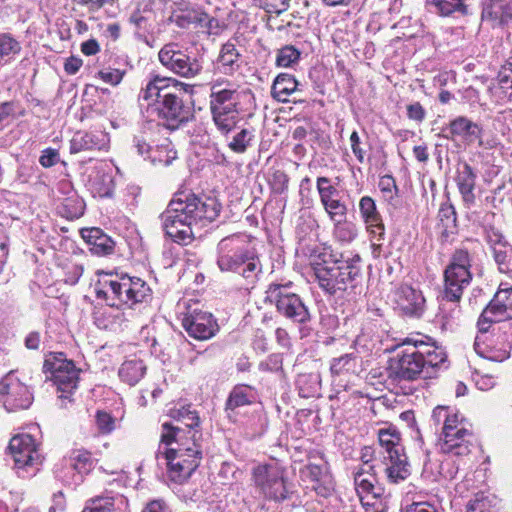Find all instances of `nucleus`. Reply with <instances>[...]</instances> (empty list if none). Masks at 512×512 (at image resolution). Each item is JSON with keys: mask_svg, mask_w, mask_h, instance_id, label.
Wrapping results in <instances>:
<instances>
[{"mask_svg": "<svg viewBox=\"0 0 512 512\" xmlns=\"http://www.w3.org/2000/svg\"><path fill=\"white\" fill-rule=\"evenodd\" d=\"M221 209L215 196L178 192L160 215L163 231L174 242L187 245L200 228L217 219Z\"/></svg>", "mask_w": 512, "mask_h": 512, "instance_id": "obj_1", "label": "nucleus"}, {"mask_svg": "<svg viewBox=\"0 0 512 512\" xmlns=\"http://www.w3.org/2000/svg\"><path fill=\"white\" fill-rule=\"evenodd\" d=\"M188 85L173 78L155 76L139 93V101L147 103V110L163 120V124L175 130L193 117L192 107L184 100Z\"/></svg>", "mask_w": 512, "mask_h": 512, "instance_id": "obj_2", "label": "nucleus"}, {"mask_svg": "<svg viewBox=\"0 0 512 512\" xmlns=\"http://www.w3.org/2000/svg\"><path fill=\"white\" fill-rule=\"evenodd\" d=\"M161 442L176 445L165 451L164 458L169 479L177 484H183L198 468L202 459L201 430H185L183 427L165 422L162 424Z\"/></svg>", "mask_w": 512, "mask_h": 512, "instance_id": "obj_3", "label": "nucleus"}, {"mask_svg": "<svg viewBox=\"0 0 512 512\" xmlns=\"http://www.w3.org/2000/svg\"><path fill=\"white\" fill-rule=\"evenodd\" d=\"M321 262L312 263L313 274L320 289L329 295L342 292H356L362 282V260L356 254L352 257L333 258L331 252L319 254Z\"/></svg>", "mask_w": 512, "mask_h": 512, "instance_id": "obj_4", "label": "nucleus"}, {"mask_svg": "<svg viewBox=\"0 0 512 512\" xmlns=\"http://www.w3.org/2000/svg\"><path fill=\"white\" fill-rule=\"evenodd\" d=\"M242 94L243 92L226 78L220 77L210 83V112L217 130L223 136H228L236 127L241 112Z\"/></svg>", "mask_w": 512, "mask_h": 512, "instance_id": "obj_5", "label": "nucleus"}, {"mask_svg": "<svg viewBox=\"0 0 512 512\" xmlns=\"http://www.w3.org/2000/svg\"><path fill=\"white\" fill-rule=\"evenodd\" d=\"M96 297L106 301L111 307L127 306L135 309L137 305L147 304L152 299L149 285L138 277L123 276L120 280L108 279L99 282Z\"/></svg>", "mask_w": 512, "mask_h": 512, "instance_id": "obj_6", "label": "nucleus"}, {"mask_svg": "<svg viewBox=\"0 0 512 512\" xmlns=\"http://www.w3.org/2000/svg\"><path fill=\"white\" fill-rule=\"evenodd\" d=\"M239 235L223 238L217 245V266L222 272H234L253 282L261 272L257 256L244 249Z\"/></svg>", "mask_w": 512, "mask_h": 512, "instance_id": "obj_7", "label": "nucleus"}, {"mask_svg": "<svg viewBox=\"0 0 512 512\" xmlns=\"http://www.w3.org/2000/svg\"><path fill=\"white\" fill-rule=\"evenodd\" d=\"M379 456L385 466L388 481L398 484L411 475V466L405 453L400 432L395 427L378 430Z\"/></svg>", "mask_w": 512, "mask_h": 512, "instance_id": "obj_8", "label": "nucleus"}, {"mask_svg": "<svg viewBox=\"0 0 512 512\" xmlns=\"http://www.w3.org/2000/svg\"><path fill=\"white\" fill-rule=\"evenodd\" d=\"M264 301L274 305L280 316L295 324L304 325L311 320L308 306L293 291V283L291 281L269 284L265 291Z\"/></svg>", "mask_w": 512, "mask_h": 512, "instance_id": "obj_9", "label": "nucleus"}, {"mask_svg": "<svg viewBox=\"0 0 512 512\" xmlns=\"http://www.w3.org/2000/svg\"><path fill=\"white\" fill-rule=\"evenodd\" d=\"M396 356L389 360L388 378L395 382L414 381L425 377V359L420 352L418 342L406 338L399 346Z\"/></svg>", "mask_w": 512, "mask_h": 512, "instance_id": "obj_10", "label": "nucleus"}, {"mask_svg": "<svg viewBox=\"0 0 512 512\" xmlns=\"http://www.w3.org/2000/svg\"><path fill=\"white\" fill-rule=\"evenodd\" d=\"M433 418L437 421L444 418L440 444L443 453H453L457 456L470 453L472 432L465 427L463 419H459L457 414H448V409L445 407H436L433 410Z\"/></svg>", "mask_w": 512, "mask_h": 512, "instance_id": "obj_11", "label": "nucleus"}, {"mask_svg": "<svg viewBox=\"0 0 512 512\" xmlns=\"http://www.w3.org/2000/svg\"><path fill=\"white\" fill-rule=\"evenodd\" d=\"M471 262V255L465 248H458L452 253L450 263L444 271L445 297L461 300L464 289L472 280Z\"/></svg>", "mask_w": 512, "mask_h": 512, "instance_id": "obj_12", "label": "nucleus"}, {"mask_svg": "<svg viewBox=\"0 0 512 512\" xmlns=\"http://www.w3.org/2000/svg\"><path fill=\"white\" fill-rule=\"evenodd\" d=\"M252 482L256 491L267 500L281 502L289 498L285 471L278 465L263 464L254 467Z\"/></svg>", "mask_w": 512, "mask_h": 512, "instance_id": "obj_13", "label": "nucleus"}, {"mask_svg": "<svg viewBox=\"0 0 512 512\" xmlns=\"http://www.w3.org/2000/svg\"><path fill=\"white\" fill-rule=\"evenodd\" d=\"M43 371L50 373V378L57 386L60 398H69L72 392L77 388L80 369H78L72 360L64 357L63 353L51 355L45 359Z\"/></svg>", "mask_w": 512, "mask_h": 512, "instance_id": "obj_14", "label": "nucleus"}, {"mask_svg": "<svg viewBox=\"0 0 512 512\" xmlns=\"http://www.w3.org/2000/svg\"><path fill=\"white\" fill-rule=\"evenodd\" d=\"M0 399L6 410L13 412L27 409L32 404L33 396L15 372L10 371L0 380Z\"/></svg>", "mask_w": 512, "mask_h": 512, "instance_id": "obj_15", "label": "nucleus"}, {"mask_svg": "<svg viewBox=\"0 0 512 512\" xmlns=\"http://www.w3.org/2000/svg\"><path fill=\"white\" fill-rule=\"evenodd\" d=\"M158 57L162 65L181 77L193 78L202 70L200 62L180 50L177 44L164 45L159 51Z\"/></svg>", "mask_w": 512, "mask_h": 512, "instance_id": "obj_16", "label": "nucleus"}, {"mask_svg": "<svg viewBox=\"0 0 512 512\" xmlns=\"http://www.w3.org/2000/svg\"><path fill=\"white\" fill-rule=\"evenodd\" d=\"M39 444L30 434H18L11 438L8 449L18 470L34 468L42 463Z\"/></svg>", "mask_w": 512, "mask_h": 512, "instance_id": "obj_17", "label": "nucleus"}, {"mask_svg": "<svg viewBox=\"0 0 512 512\" xmlns=\"http://www.w3.org/2000/svg\"><path fill=\"white\" fill-rule=\"evenodd\" d=\"M482 135V126L465 116H458L451 120L447 127L442 129V134H440V136L447 140L455 141L456 139H461L467 146L477 143L479 147L483 146Z\"/></svg>", "mask_w": 512, "mask_h": 512, "instance_id": "obj_18", "label": "nucleus"}, {"mask_svg": "<svg viewBox=\"0 0 512 512\" xmlns=\"http://www.w3.org/2000/svg\"><path fill=\"white\" fill-rule=\"evenodd\" d=\"M97 459L86 449H74L67 457H64L60 464L55 467L56 477L66 481L65 469L70 468L76 471L81 477L88 475L96 466Z\"/></svg>", "mask_w": 512, "mask_h": 512, "instance_id": "obj_19", "label": "nucleus"}, {"mask_svg": "<svg viewBox=\"0 0 512 512\" xmlns=\"http://www.w3.org/2000/svg\"><path fill=\"white\" fill-rule=\"evenodd\" d=\"M182 326L189 336L197 340H207L213 337L218 325L211 313L193 311L182 319Z\"/></svg>", "mask_w": 512, "mask_h": 512, "instance_id": "obj_20", "label": "nucleus"}, {"mask_svg": "<svg viewBox=\"0 0 512 512\" xmlns=\"http://www.w3.org/2000/svg\"><path fill=\"white\" fill-rule=\"evenodd\" d=\"M397 304L405 315L411 317H420L425 310V298L422 292L408 285L399 288Z\"/></svg>", "mask_w": 512, "mask_h": 512, "instance_id": "obj_21", "label": "nucleus"}, {"mask_svg": "<svg viewBox=\"0 0 512 512\" xmlns=\"http://www.w3.org/2000/svg\"><path fill=\"white\" fill-rule=\"evenodd\" d=\"M508 319H511L508 310L501 304L496 303L495 298H493L480 315L478 320L479 331L486 333L492 323L501 322L503 324L499 329H503L505 331L507 329L512 330V323L506 322Z\"/></svg>", "mask_w": 512, "mask_h": 512, "instance_id": "obj_22", "label": "nucleus"}, {"mask_svg": "<svg viewBox=\"0 0 512 512\" xmlns=\"http://www.w3.org/2000/svg\"><path fill=\"white\" fill-rule=\"evenodd\" d=\"M304 478L309 479L312 489L322 497H328L332 490V481L325 465L309 463L302 470Z\"/></svg>", "mask_w": 512, "mask_h": 512, "instance_id": "obj_23", "label": "nucleus"}, {"mask_svg": "<svg viewBox=\"0 0 512 512\" xmlns=\"http://www.w3.org/2000/svg\"><path fill=\"white\" fill-rule=\"evenodd\" d=\"M477 174L474 169L467 163L463 162L458 165L455 182L461 194L465 205L470 206L475 203V186Z\"/></svg>", "mask_w": 512, "mask_h": 512, "instance_id": "obj_24", "label": "nucleus"}, {"mask_svg": "<svg viewBox=\"0 0 512 512\" xmlns=\"http://www.w3.org/2000/svg\"><path fill=\"white\" fill-rule=\"evenodd\" d=\"M82 238L90 246V251L97 256H106L114 252L115 242L100 228L92 227L81 230Z\"/></svg>", "mask_w": 512, "mask_h": 512, "instance_id": "obj_25", "label": "nucleus"}, {"mask_svg": "<svg viewBox=\"0 0 512 512\" xmlns=\"http://www.w3.org/2000/svg\"><path fill=\"white\" fill-rule=\"evenodd\" d=\"M61 189H67V196L63 198L61 205L58 207L62 217L67 219H77L81 217L85 210V203L81 197L74 191L67 182L61 183Z\"/></svg>", "mask_w": 512, "mask_h": 512, "instance_id": "obj_26", "label": "nucleus"}, {"mask_svg": "<svg viewBox=\"0 0 512 512\" xmlns=\"http://www.w3.org/2000/svg\"><path fill=\"white\" fill-rule=\"evenodd\" d=\"M438 221L442 240L448 241L457 234V213L455 207L449 201L441 203L438 211Z\"/></svg>", "mask_w": 512, "mask_h": 512, "instance_id": "obj_27", "label": "nucleus"}, {"mask_svg": "<svg viewBox=\"0 0 512 512\" xmlns=\"http://www.w3.org/2000/svg\"><path fill=\"white\" fill-rule=\"evenodd\" d=\"M241 57L242 56L234 43L231 41L224 43L217 58L219 69L225 75H232L240 68Z\"/></svg>", "mask_w": 512, "mask_h": 512, "instance_id": "obj_28", "label": "nucleus"}, {"mask_svg": "<svg viewBox=\"0 0 512 512\" xmlns=\"http://www.w3.org/2000/svg\"><path fill=\"white\" fill-rule=\"evenodd\" d=\"M362 370V358L356 353H347L330 362L332 375L357 374Z\"/></svg>", "mask_w": 512, "mask_h": 512, "instance_id": "obj_29", "label": "nucleus"}, {"mask_svg": "<svg viewBox=\"0 0 512 512\" xmlns=\"http://www.w3.org/2000/svg\"><path fill=\"white\" fill-rule=\"evenodd\" d=\"M146 369L147 367L143 360L133 358L121 364L118 374L123 382L134 386L144 377Z\"/></svg>", "mask_w": 512, "mask_h": 512, "instance_id": "obj_30", "label": "nucleus"}, {"mask_svg": "<svg viewBox=\"0 0 512 512\" xmlns=\"http://www.w3.org/2000/svg\"><path fill=\"white\" fill-rule=\"evenodd\" d=\"M255 401V392L251 386L236 385L230 392L225 408L226 411H235L237 408L250 405Z\"/></svg>", "mask_w": 512, "mask_h": 512, "instance_id": "obj_31", "label": "nucleus"}, {"mask_svg": "<svg viewBox=\"0 0 512 512\" xmlns=\"http://www.w3.org/2000/svg\"><path fill=\"white\" fill-rule=\"evenodd\" d=\"M297 86L298 82L294 76L281 73L273 82L271 94L277 101L285 103L288 102L289 96L296 91Z\"/></svg>", "mask_w": 512, "mask_h": 512, "instance_id": "obj_32", "label": "nucleus"}, {"mask_svg": "<svg viewBox=\"0 0 512 512\" xmlns=\"http://www.w3.org/2000/svg\"><path fill=\"white\" fill-rule=\"evenodd\" d=\"M466 0H426V6L430 12L440 16H450L457 12L461 15L468 13Z\"/></svg>", "mask_w": 512, "mask_h": 512, "instance_id": "obj_33", "label": "nucleus"}, {"mask_svg": "<svg viewBox=\"0 0 512 512\" xmlns=\"http://www.w3.org/2000/svg\"><path fill=\"white\" fill-rule=\"evenodd\" d=\"M359 210L364 219V222L379 231V235L384 234V225L381 216L377 211L375 201L369 197L364 196L360 199Z\"/></svg>", "mask_w": 512, "mask_h": 512, "instance_id": "obj_34", "label": "nucleus"}, {"mask_svg": "<svg viewBox=\"0 0 512 512\" xmlns=\"http://www.w3.org/2000/svg\"><path fill=\"white\" fill-rule=\"evenodd\" d=\"M420 352L423 354L425 359V378L431 377L432 372L445 364L446 354L444 351L437 347H431L423 342L418 343Z\"/></svg>", "mask_w": 512, "mask_h": 512, "instance_id": "obj_35", "label": "nucleus"}, {"mask_svg": "<svg viewBox=\"0 0 512 512\" xmlns=\"http://www.w3.org/2000/svg\"><path fill=\"white\" fill-rule=\"evenodd\" d=\"M497 96L503 102H512V59L498 72Z\"/></svg>", "mask_w": 512, "mask_h": 512, "instance_id": "obj_36", "label": "nucleus"}, {"mask_svg": "<svg viewBox=\"0 0 512 512\" xmlns=\"http://www.w3.org/2000/svg\"><path fill=\"white\" fill-rule=\"evenodd\" d=\"M100 149L98 137L92 133L77 131L70 142V152L79 153L83 151H92Z\"/></svg>", "mask_w": 512, "mask_h": 512, "instance_id": "obj_37", "label": "nucleus"}, {"mask_svg": "<svg viewBox=\"0 0 512 512\" xmlns=\"http://www.w3.org/2000/svg\"><path fill=\"white\" fill-rule=\"evenodd\" d=\"M460 300H452L443 295L442 302L439 307L437 317L442 322L443 326H451L456 320L460 318L461 308L459 306Z\"/></svg>", "mask_w": 512, "mask_h": 512, "instance_id": "obj_38", "label": "nucleus"}, {"mask_svg": "<svg viewBox=\"0 0 512 512\" xmlns=\"http://www.w3.org/2000/svg\"><path fill=\"white\" fill-rule=\"evenodd\" d=\"M254 131L250 128H242L227 143L228 148L237 154H244L254 141Z\"/></svg>", "mask_w": 512, "mask_h": 512, "instance_id": "obj_39", "label": "nucleus"}, {"mask_svg": "<svg viewBox=\"0 0 512 512\" xmlns=\"http://www.w3.org/2000/svg\"><path fill=\"white\" fill-rule=\"evenodd\" d=\"M91 187L95 194L99 197H112L114 193V181L111 175L102 173L97 174L93 180H91Z\"/></svg>", "mask_w": 512, "mask_h": 512, "instance_id": "obj_40", "label": "nucleus"}, {"mask_svg": "<svg viewBox=\"0 0 512 512\" xmlns=\"http://www.w3.org/2000/svg\"><path fill=\"white\" fill-rule=\"evenodd\" d=\"M300 57L301 51L293 45H285L277 50L276 65L283 68L293 67L299 62Z\"/></svg>", "mask_w": 512, "mask_h": 512, "instance_id": "obj_41", "label": "nucleus"}, {"mask_svg": "<svg viewBox=\"0 0 512 512\" xmlns=\"http://www.w3.org/2000/svg\"><path fill=\"white\" fill-rule=\"evenodd\" d=\"M171 417L184 424V429L200 430V419L195 410H190L189 407H182L177 410L171 411Z\"/></svg>", "mask_w": 512, "mask_h": 512, "instance_id": "obj_42", "label": "nucleus"}, {"mask_svg": "<svg viewBox=\"0 0 512 512\" xmlns=\"http://www.w3.org/2000/svg\"><path fill=\"white\" fill-rule=\"evenodd\" d=\"M493 258L499 271L512 278V247L508 244L496 248L493 252Z\"/></svg>", "mask_w": 512, "mask_h": 512, "instance_id": "obj_43", "label": "nucleus"}, {"mask_svg": "<svg viewBox=\"0 0 512 512\" xmlns=\"http://www.w3.org/2000/svg\"><path fill=\"white\" fill-rule=\"evenodd\" d=\"M321 204L332 222H342L345 220L347 214L345 203L333 197L321 202Z\"/></svg>", "mask_w": 512, "mask_h": 512, "instance_id": "obj_44", "label": "nucleus"}, {"mask_svg": "<svg viewBox=\"0 0 512 512\" xmlns=\"http://www.w3.org/2000/svg\"><path fill=\"white\" fill-rule=\"evenodd\" d=\"M21 50L20 43L7 34H0V62H7Z\"/></svg>", "mask_w": 512, "mask_h": 512, "instance_id": "obj_45", "label": "nucleus"}, {"mask_svg": "<svg viewBox=\"0 0 512 512\" xmlns=\"http://www.w3.org/2000/svg\"><path fill=\"white\" fill-rule=\"evenodd\" d=\"M114 498L112 496H97L87 501L82 512H112Z\"/></svg>", "mask_w": 512, "mask_h": 512, "instance_id": "obj_46", "label": "nucleus"}, {"mask_svg": "<svg viewBox=\"0 0 512 512\" xmlns=\"http://www.w3.org/2000/svg\"><path fill=\"white\" fill-rule=\"evenodd\" d=\"M316 188L319 194L320 202L336 197L339 194L336 185L332 184L331 179L325 176L317 178Z\"/></svg>", "mask_w": 512, "mask_h": 512, "instance_id": "obj_47", "label": "nucleus"}, {"mask_svg": "<svg viewBox=\"0 0 512 512\" xmlns=\"http://www.w3.org/2000/svg\"><path fill=\"white\" fill-rule=\"evenodd\" d=\"M254 5L265 10L267 13L277 15L285 12L289 8L290 0H252Z\"/></svg>", "mask_w": 512, "mask_h": 512, "instance_id": "obj_48", "label": "nucleus"}, {"mask_svg": "<svg viewBox=\"0 0 512 512\" xmlns=\"http://www.w3.org/2000/svg\"><path fill=\"white\" fill-rule=\"evenodd\" d=\"M335 224L334 233L342 242H351L357 236V230L352 223L342 221V222H333Z\"/></svg>", "mask_w": 512, "mask_h": 512, "instance_id": "obj_49", "label": "nucleus"}, {"mask_svg": "<svg viewBox=\"0 0 512 512\" xmlns=\"http://www.w3.org/2000/svg\"><path fill=\"white\" fill-rule=\"evenodd\" d=\"M95 422L101 434H110L115 429V418L105 411H97Z\"/></svg>", "mask_w": 512, "mask_h": 512, "instance_id": "obj_50", "label": "nucleus"}, {"mask_svg": "<svg viewBox=\"0 0 512 512\" xmlns=\"http://www.w3.org/2000/svg\"><path fill=\"white\" fill-rule=\"evenodd\" d=\"M485 240L490 245L492 252L500 246H506L509 243L505 240L504 236L495 228L490 227L485 229Z\"/></svg>", "mask_w": 512, "mask_h": 512, "instance_id": "obj_51", "label": "nucleus"}, {"mask_svg": "<svg viewBox=\"0 0 512 512\" xmlns=\"http://www.w3.org/2000/svg\"><path fill=\"white\" fill-rule=\"evenodd\" d=\"M271 183L273 190L278 194H282L288 188L289 177L284 171L277 170L272 175Z\"/></svg>", "mask_w": 512, "mask_h": 512, "instance_id": "obj_52", "label": "nucleus"}, {"mask_svg": "<svg viewBox=\"0 0 512 512\" xmlns=\"http://www.w3.org/2000/svg\"><path fill=\"white\" fill-rule=\"evenodd\" d=\"M98 75L104 82L118 85L122 81L125 71L119 69L101 70Z\"/></svg>", "mask_w": 512, "mask_h": 512, "instance_id": "obj_53", "label": "nucleus"}, {"mask_svg": "<svg viewBox=\"0 0 512 512\" xmlns=\"http://www.w3.org/2000/svg\"><path fill=\"white\" fill-rule=\"evenodd\" d=\"M495 302L501 304L509 312L512 318V288L500 289L494 295Z\"/></svg>", "mask_w": 512, "mask_h": 512, "instance_id": "obj_54", "label": "nucleus"}, {"mask_svg": "<svg viewBox=\"0 0 512 512\" xmlns=\"http://www.w3.org/2000/svg\"><path fill=\"white\" fill-rule=\"evenodd\" d=\"M59 161V152L53 148H46L42 151V154L39 158V163L44 168H50L56 165Z\"/></svg>", "mask_w": 512, "mask_h": 512, "instance_id": "obj_55", "label": "nucleus"}, {"mask_svg": "<svg viewBox=\"0 0 512 512\" xmlns=\"http://www.w3.org/2000/svg\"><path fill=\"white\" fill-rule=\"evenodd\" d=\"M407 117L410 120L421 123L426 117V111L419 102H414L407 105Z\"/></svg>", "mask_w": 512, "mask_h": 512, "instance_id": "obj_56", "label": "nucleus"}, {"mask_svg": "<svg viewBox=\"0 0 512 512\" xmlns=\"http://www.w3.org/2000/svg\"><path fill=\"white\" fill-rule=\"evenodd\" d=\"M354 483L358 491L362 490V492L370 493L374 488L372 481L365 477L363 470H359L354 474Z\"/></svg>", "mask_w": 512, "mask_h": 512, "instance_id": "obj_57", "label": "nucleus"}, {"mask_svg": "<svg viewBox=\"0 0 512 512\" xmlns=\"http://www.w3.org/2000/svg\"><path fill=\"white\" fill-rule=\"evenodd\" d=\"M478 339L479 338L477 337L474 346H475L476 352L479 355H481L482 357L487 358L492 361H497V362H501V361L509 358V352L507 350L496 351V352H493L492 354L484 353L483 351L480 350Z\"/></svg>", "mask_w": 512, "mask_h": 512, "instance_id": "obj_58", "label": "nucleus"}, {"mask_svg": "<svg viewBox=\"0 0 512 512\" xmlns=\"http://www.w3.org/2000/svg\"><path fill=\"white\" fill-rule=\"evenodd\" d=\"M15 113V103L14 102H4L0 104V129L5 125L6 122L12 117Z\"/></svg>", "mask_w": 512, "mask_h": 512, "instance_id": "obj_59", "label": "nucleus"}, {"mask_svg": "<svg viewBox=\"0 0 512 512\" xmlns=\"http://www.w3.org/2000/svg\"><path fill=\"white\" fill-rule=\"evenodd\" d=\"M351 149L355 157L360 163L364 162V150L360 146V137L357 131H353L350 135Z\"/></svg>", "mask_w": 512, "mask_h": 512, "instance_id": "obj_60", "label": "nucleus"}, {"mask_svg": "<svg viewBox=\"0 0 512 512\" xmlns=\"http://www.w3.org/2000/svg\"><path fill=\"white\" fill-rule=\"evenodd\" d=\"M82 64H83V62L80 58L71 56L66 59L65 64H64V69L68 74L73 75L79 71Z\"/></svg>", "mask_w": 512, "mask_h": 512, "instance_id": "obj_61", "label": "nucleus"}, {"mask_svg": "<svg viewBox=\"0 0 512 512\" xmlns=\"http://www.w3.org/2000/svg\"><path fill=\"white\" fill-rule=\"evenodd\" d=\"M41 343V335L37 331L28 333L25 337L24 344L27 349L37 350Z\"/></svg>", "mask_w": 512, "mask_h": 512, "instance_id": "obj_62", "label": "nucleus"}, {"mask_svg": "<svg viewBox=\"0 0 512 512\" xmlns=\"http://www.w3.org/2000/svg\"><path fill=\"white\" fill-rule=\"evenodd\" d=\"M406 512H439L438 509L428 502H417L407 507Z\"/></svg>", "mask_w": 512, "mask_h": 512, "instance_id": "obj_63", "label": "nucleus"}, {"mask_svg": "<svg viewBox=\"0 0 512 512\" xmlns=\"http://www.w3.org/2000/svg\"><path fill=\"white\" fill-rule=\"evenodd\" d=\"M142 512H169L166 504L161 500L150 501Z\"/></svg>", "mask_w": 512, "mask_h": 512, "instance_id": "obj_64", "label": "nucleus"}]
</instances>
